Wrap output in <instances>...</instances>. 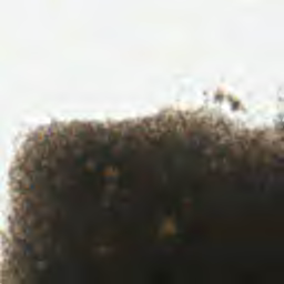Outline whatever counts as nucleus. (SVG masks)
Segmentation results:
<instances>
[{"mask_svg":"<svg viewBox=\"0 0 284 284\" xmlns=\"http://www.w3.org/2000/svg\"><path fill=\"white\" fill-rule=\"evenodd\" d=\"M42 173H44V169L41 164H39V166H37V169H34V171H31V173H29L28 175L30 180H39Z\"/></svg>","mask_w":284,"mask_h":284,"instance_id":"f03ea898","label":"nucleus"},{"mask_svg":"<svg viewBox=\"0 0 284 284\" xmlns=\"http://www.w3.org/2000/svg\"><path fill=\"white\" fill-rule=\"evenodd\" d=\"M103 180H110V182H114V178H103Z\"/></svg>","mask_w":284,"mask_h":284,"instance_id":"39448f33","label":"nucleus"},{"mask_svg":"<svg viewBox=\"0 0 284 284\" xmlns=\"http://www.w3.org/2000/svg\"><path fill=\"white\" fill-rule=\"evenodd\" d=\"M97 171H99V173H101L102 171H105L104 164H102V163L97 164Z\"/></svg>","mask_w":284,"mask_h":284,"instance_id":"7ed1b4c3","label":"nucleus"},{"mask_svg":"<svg viewBox=\"0 0 284 284\" xmlns=\"http://www.w3.org/2000/svg\"><path fill=\"white\" fill-rule=\"evenodd\" d=\"M283 162H284V160H283Z\"/></svg>","mask_w":284,"mask_h":284,"instance_id":"6e6552de","label":"nucleus"},{"mask_svg":"<svg viewBox=\"0 0 284 284\" xmlns=\"http://www.w3.org/2000/svg\"><path fill=\"white\" fill-rule=\"evenodd\" d=\"M26 256H37V247L34 243H24Z\"/></svg>","mask_w":284,"mask_h":284,"instance_id":"f257e3e1","label":"nucleus"},{"mask_svg":"<svg viewBox=\"0 0 284 284\" xmlns=\"http://www.w3.org/2000/svg\"><path fill=\"white\" fill-rule=\"evenodd\" d=\"M48 142H43V146H47Z\"/></svg>","mask_w":284,"mask_h":284,"instance_id":"423d86ee","label":"nucleus"},{"mask_svg":"<svg viewBox=\"0 0 284 284\" xmlns=\"http://www.w3.org/2000/svg\"><path fill=\"white\" fill-rule=\"evenodd\" d=\"M239 108H240V102H233L232 103V109L233 110H239Z\"/></svg>","mask_w":284,"mask_h":284,"instance_id":"20e7f679","label":"nucleus"},{"mask_svg":"<svg viewBox=\"0 0 284 284\" xmlns=\"http://www.w3.org/2000/svg\"><path fill=\"white\" fill-rule=\"evenodd\" d=\"M32 189H34V184H32V186H31Z\"/></svg>","mask_w":284,"mask_h":284,"instance_id":"0eeeda50","label":"nucleus"}]
</instances>
